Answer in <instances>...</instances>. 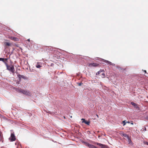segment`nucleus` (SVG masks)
Returning a JSON list of instances; mask_svg holds the SVG:
<instances>
[{
    "label": "nucleus",
    "mask_w": 148,
    "mask_h": 148,
    "mask_svg": "<svg viewBox=\"0 0 148 148\" xmlns=\"http://www.w3.org/2000/svg\"><path fill=\"white\" fill-rule=\"evenodd\" d=\"M5 64L6 66L7 70L13 73H14L15 69L13 66L12 65L11 66H10L8 65L6 62H5Z\"/></svg>",
    "instance_id": "obj_1"
},
{
    "label": "nucleus",
    "mask_w": 148,
    "mask_h": 148,
    "mask_svg": "<svg viewBox=\"0 0 148 148\" xmlns=\"http://www.w3.org/2000/svg\"><path fill=\"white\" fill-rule=\"evenodd\" d=\"M17 76L19 80L18 82H20L21 81L22 79L25 80H27V77L23 75H21L18 74V73H17Z\"/></svg>",
    "instance_id": "obj_2"
},
{
    "label": "nucleus",
    "mask_w": 148,
    "mask_h": 148,
    "mask_svg": "<svg viewBox=\"0 0 148 148\" xmlns=\"http://www.w3.org/2000/svg\"><path fill=\"white\" fill-rule=\"evenodd\" d=\"M20 92L27 95L29 96H30V94L29 91H27V90H25L23 89H21L20 90Z\"/></svg>",
    "instance_id": "obj_3"
},
{
    "label": "nucleus",
    "mask_w": 148,
    "mask_h": 148,
    "mask_svg": "<svg viewBox=\"0 0 148 148\" xmlns=\"http://www.w3.org/2000/svg\"><path fill=\"white\" fill-rule=\"evenodd\" d=\"M16 138L14 134V133H11V134L10 137L9 138V139L12 141H13L15 140Z\"/></svg>",
    "instance_id": "obj_4"
},
{
    "label": "nucleus",
    "mask_w": 148,
    "mask_h": 148,
    "mask_svg": "<svg viewBox=\"0 0 148 148\" xmlns=\"http://www.w3.org/2000/svg\"><path fill=\"white\" fill-rule=\"evenodd\" d=\"M99 65V64L94 63H91L89 64L88 66L90 67H97Z\"/></svg>",
    "instance_id": "obj_5"
},
{
    "label": "nucleus",
    "mask_w": 148,
    "mask_h": 148,
    "mask_svg": "<svg viewBox=\"0 0 148 148\" xmlns=\"http://www.w3.org/2000/svg\"><path fill=\"white\" fill-rule=\"evenodd\" d=\"M36 68H39L42 66V63L41 62H37L36 65Z\"/></svg>",
    "instance_id": "obj_6"
},
{
    "label": "nucleus",
    "mask_w": 148,
    "mask_h": 148,
    "mask_svg": "<svg viewBox=\"0 0 148 148\" xmlns=\"http://www.w3.org/2000/svg\"><path fill=\"white\" fill-rule=\"evenodd\" d=\"M81 120L82 121V123H84L87 125H89L90 123L89 121H86L84 119H82Z\"/></svg>",
    "instance_id": "obj_7"
},
{
    "label": "nucleus",
    "mask_w": 148,
    "mask_h": 148,
    "mask_svg": "<svg viewBox=\"0 0 148 148\" xmlns=\"http://www.w3.org/2000/svg\"><path fill=\"white\" fill-rule=\"evenodd\" d=\"M103 61L105 62L108 63L110 65H112V66H114L115 65V64L114 63H112L111 62L109 61L106 60L104 59H103Z\"/></svg>",
    "instance_id": "obj_8"
},
{
    "label": "nucleus",
    "mask_w": 148,
    "mask_h": 148,
    "mask_svg": "<svg viewBox=\"0 0 148 148\" xmlns=\"http://www.w3.org/2000/svg\"><path fill=\"white\" fill-rule=\"evenodd\" d=\"M131 104L133 106H134V108H136L138 109L139 108L138 106V105L136 104L135 103L133 102H131Z\"/></svg>",
    "instance_id": "obj_9"
},
{
    "label": "nucleus",
    "mask_w": 148,
    "mask_h": 148,
    "mask_svg": "<svg viewBox=\"0 0 148 148\" xmlns=\"http://www.w3.org/2000/svg\"><path fill=\"white\" fill-rule=\"evenodd\" d=\"M11 39L15 41H18V38L15 37H11Z\"/></svg>",
    "instance_id": "obj_10"
},
{
    "label": "nucleus",
    "mask_w": 148,
    "mask_h": 148,
    "mask_svg": "<svg viewBox=\"0 0 148 148\" xmlns=\"http://www.w3.org/2000/svg\"><path fill=\"white\" fill-rule=\"evenodd\" d=\"M4 45L5 46H9L11 45V44L9 42H4Z\"/></svg>",
    "instance_id": "obj_11"
},
{
    "label": "nucleus",
    "mask_w": 148,
    "mask_h": 148,
    "mask_svg": "<svg viewBox=\"0 0 148 148\" xmlns=\"http://www.w3.org/2000/svg\"><path fill=\"white\" fill-rule=\"evenodd\" d=\"M103 70H102L101 69H100L99 71H98V72H97L96 73V75H99L102 72H103Z\"/></svg>",
    "instance_id": "obj_12"
},
{
    "label": "nucleus",
    "mask_w": 148,
    "mask_h": 148,
    "mask_svg": "<svg viewBox=\"0 0 148 148\" xmlns=\"http://www.w3.org/2000/svg\"><path fill=\"white\" fill-rule=\"evenodd\" d=\"M5 59L6 61L7 60V59H4L3 58H0V61H2L5 64V62H6L4 61Z\"/></svg>",
    "instance_id": "obj_13"
},
{
    "label": "nucleus",
    "mask_w": 148,
    "mask_h": 148,
    "mask_svg": "<svg viewBox=\"0 0 148 148\" xmlns=\"http://www.w3.org/2000/svg\"><path fill=\"white\" fill-rule=\"evenodd\" d=\"M89 147L90 148H96V147L93 145L90 144Z\"/></svg>",
    "instance_id": "obj_14"
},
{
    "label": "nucleus",
    "mask_w": 148,
    "mask_h": 148,
    "mask_svg": "<svg viewBox=\"0 0 148 148\" xmlns=\"http://www.w3.org/2000/svg\"><path fill=\"white\" fill-rule=\"evenodd\" d=\"M123 136L124 137L126 138H128V135L125 134L123 133Z\"/></svg>",
    "instance_id": "obj_15"
},
{
    "label": "nucleus",
    "mask_w": 148,
    "mask_h": 148,
    "mask_svg": "<svg viewBox=\"0 0 148 148\" xmlns=\"http://www.w3.org/2000/svg\"><path fill=\"white\" fill-rule=\"evenodd\" d=\"M83 143H84L85 144V145L86 146H87L88 147H89L90 145V144H89L88 143H86V142H83Z\"/></svg>",
    "instance_id": "obj_16"
},
{
    "label": "nucleus",
    "mask_w": 148,
    "mask_h": 148,
    "mask_svg": "<svg viewBox=\"0 0 148 148\" xmlns=\"http://www.w3.org/2000/svg\"><path fill=\"white\" fill-rule=\"evenodd\" d=\"M105 74L103 73H102L101 74V77L102 78H104L105 77Z\"/></svg>",
    "instance_id": "obj_17"
},
{
    "label": "nucleus",
    "mask_w": 148,
    "mask_h": 148,
    "mask_svg": "<svg viewBox=\"0 0 148 148\" xmlns=\"http://www.w3.org/2000/svg\"><path fill=\"white\" fill-rule=\"evenodd\" d=\"M97 144L98 145H99V146H103V145L101 144V143H98Z\"/></svg>",
    "instance_id": "obj_18"
},
{
    "label": "nucleus",
    "mask_w": 148,
    "mask_h": 148,
    "mask_svg": "<svg viewBox=\"0 0 148 148\" xmlns=\"http://www.w3.org/2000/svg\"><path fill=\"white\" fill-rule=\"evenodd\" d=\"M123 125H125L126 124V122H125V121H123Z\"/></svg>",
    "instance_id": "obj_19"
},
{
    "label": "nucleus",
    "mask_w": 148,
    "mask_h": 148,
    "mask_svg": "<svg viewBox=\"0 0 148 148\" xmlns=\"http://www.w3.org/2000/svg\"><path fill=\"white\" fill-rule=\"evenodd\" d=\"M49 49L50 50V51H52V50H53V48H52V47H49Z\"/></svg>",
    "instance_id": "obj_20"
},
{
    "label": "nucleus",
    "mask_w": 148,
    "mask_h": 148,
    "mask_svg": "<svg viewBox=\"0 0 148 148\" xmlns=\"http://www.w3.org/2000/svg\"><path fill=\"white\" fill-rule=\"evenodd\" d=\"M2 137V133L0 131V137L1 138Z\"/></svg>",
    "instance_id": "obj_21"
},
{
    "label": "nucleus",
    "mask_w": 148,
    "mask_h": 148,
    "mask_svg": "<svg viewBox=\"0 0 148 148\" xmlns=\"http://www.w3.org/2000/svg\"><path fill=\"white\" fill-rule=\"evenodd\" d=\"M78 85L79 86H81L82 84V83H78Z\"/></svg>",
    "instance_id": "obj_22"
},
{
    "label": "nucleus",
    "mask_w": 148,
    "mask_h": 148,
    "mask_svg": "<svg viewBox=\"0 0 148 148\" xmlns=\"http://www.w3.org/2000/svg\"><path fill=\"white\" fill-rule=\"evenodd\" d=\"M54 65V64L53 63H51V66H53Z\"/></svg>",
    "instance_id": "obj_23"
},
{
    "label": "nucleus",
    "mask_w": 148,
    "mask_h": 148,
    "mask_svg": "<svg viewBox=\"0 0 148 148\" xmlns=\"http://www.w3.org/2000/svg\"><path fill=\"white\" fill-rule=\"evenodd\" d=\"M129 143H130V142H132V141H131V140L130 139H129Z\"/></svg>",
    "instance_id": "obj_24"
},
{
    "label": "nucleus",
    "mask_w": 148,
    "mask_h": 148,
    "mask_svg": "<svg viewBox=\"0 0 148 148\" xmlns=\"http://www.w3.org/2000/svg\"><path fill=\"white\" fill-rule=\"evenodd\" d=\"M145 144L146 145H148V142H146Z\"/></svg>",
    "instance_id": "obj_25"
},
{
    "label": "nucleus",
    "mask_w": 148,
    "mask_h": 148,
    "mask_svg": "<svg viewBox=\"0 0 148 148\" xmlns=\"http://www.w3.org/2000/svg\"><path fill=\"white\" fill-rule=\"evenodd\" d=\"M146 119L147 120H148V116H147V117H146Z\"/></svg>",
    "instance_id": "obj_26"
},
{
    "label": "nucleus",
    "mask_w": 148,
    "mask_h": 148,
    "mask_svg": "<svg viewBox=\"0 0 148 148\" xmlns=\"http://www.w3.org/2000/svg\"><path fill=\"white\" fill-rule=\"evenodd\" d=\"M144 71L145 73H146V70H145Z\"/></svg>",
    "instance_id": "obj_27"
},
{
    "label": "nucleus",
    "mask_w": 148,
    "mask_h": 148,
    "mask_svg": "<svg viewBox=\"0 0 148 148\" xmlns=\"http://www.w3.org/2000/svg\"><path fill=\"white\" fill-rule=\"evenodd\" d=\"M27 40L29 41H30V39H28Z\"/></svg>",
    "instance_id": "obj_28"
},
{
    "label": "nucleus",
    "mask_w": 148,
    "mask_h": 148,
    "mask_svg": "<svg viewBox=\"0 0 148 148\" xmlns=\"http://www.w3.org/2000/svg\"><path fill=\"white\" fill-rule=\"evenodd\" d=\"M131 124H132V125H133V123H132V122L131 123Z\"/></svg>",
    "instance_id": "obj_29"
},
{
    "label": "nucleus",
    "mask_w": 148,
    "mask_h": 148,
    "mask_svg": "<svg viewBox=\"0 0 148 148\" xmlns=\"http://www.w3.org/2000/svg\"><path fill=\"white\" fill-rule=\"evenodd\" d=\"M126 123H130V122H128V121H127L126 122Z\"/></svg>",
    "instance_id": "obj_30"
},
{
    "label": "nucleus",
    "mask_w": 148,
    "mask_h": 148,
    "mask_svg": "<svg viewBox=\"0 0 148 148\" xmlns=\"http://www.w3.org/2000/svg\"><path fill=\"white\" fill-rule=\"evenodd\" d=\"M97 116L98 117V115H97Z\"/></svg>",
    "instance_id": "obj_31"
}]
</instances>
